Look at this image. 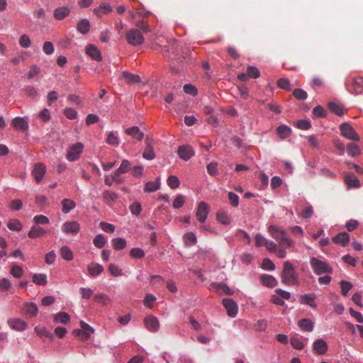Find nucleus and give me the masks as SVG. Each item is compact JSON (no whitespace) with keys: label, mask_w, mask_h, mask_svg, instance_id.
I'll use <instances>...</instances> for the list:
<instances>
[{"label":"nucleus","mask_w":363,"mask_h":363,"mask_svg":"<svg viewBox=\"0 0 363 363\" xmlns=\"http://www.w3.org/2000/svg\"><path fill=\"white\" fill-rule=\"evenodd\" d=\"M281 278V281L286 285L298 283L295 268L289 261L284 262Z\"/></svg>","instance_id":"nucleus-1"},{"label":"nucleus","mask_w":363,"mask_h":363,"mask_svg":"<svg viewBox=\"0 0 363 363\" xmlns=\"http://www.w3.org/2000/svg\"><path fill=\"white\" fill-rule=\"evenodd\" d=\"M310 264L314 273L317 275L324 273L330 274L333 271V268L326 262H323L315 257H312L310 259Z\"/></svg>","instance_id":"nucleus-2"},{"label":"nucleus","mask_w":363,"mask_h":363,"mask_svg":"<svg viewBox=\"0 0 363 363\" xmlns=\"http://www.w3.org/2000/svg\"><path fill=\"white\" fill-rule=\"evenodd\" d=\"M126 40L128 44L133 46H138L144 43L145 38L139 30L132 28L126 33Z\"/></svg>","instance_id":"nucleus-3"},{"label":"nucleus","mask_w":363,"mask_h":363,"mask_svg":"<svg viewBox=\"0 0 363 363\" xmlns=\"http://www.w3.org/2000/svg\"><path fill=\"white\" fill-rule=\"evenodd\" d=\"M340 130L341 135L350 140L359 141V136L354 129V128L349 123H343L340 125Z\"/></svg>","instance_id":"nucleus-4"},{"label":"nucleus","mask_w":363,"mask_h":363,"mask_svg":"<svg viewBox=\"0 0 363 363\" xmlns=\"http://www.w3.org/2000/svg\"><path fill=\"white\" fill-rule=\"evenodd\" d=\"M84 150V145L82 143H77L69 147L66 158L69 162L77 161Z\"/></svg>","instance_id":"nucleus-5"},{"label":"nucleus","mask_w":363,"mask_h":363,"mask_svg":"<svg viewBox=\"0 0 363 363\" xmlns=\"http://www.w3.org/2000/svg\"><path fill=\"white\" fill-rule=\"evenodd\" d=\"M222 303L226 309L227 314L231 318H235L238 312V303L230 298H224Z\"/></svg>","instance_id":"nucleus-6"},{"label":"nucleus","mask_w":363,"mask_h":363,"mask_svg":"<svg viewBox=\"0 0 363 363\" xmlns=\"http://www.w3.org/2000/svg\"><path fill=\"white\" fill-rule=\"evenodd\" d=\"M209 211L210 208L207 203H206L205 201L199 202L196 213L197 220L200 223H205L208 217V214L209 213Z\"/></svg>","instance_id":"nucleus-7"},{"label":"nucleus","mask_w":363,"mask_h":363,"mask_svg":"<svg viewBox=\"0 0 363 363\" xmlns=\"http://www.w3.org/2000/svg\"><path fill=\"white\" fill-rule=\"evenodd\" d=\"M177 154L180 159L188 161L195 155V152L191 145H184L178 147Z\"/></svg>","instance_id":"nucleus-8"},{"label":"nucleus","mask_w":363,"mask_h":363,"mask_svg":"<svg viewBox=\"0 0 363 363\" xmlns=\"http://www.w3.org/2000/svg\"><path fill=\"white\" fill-rule=\"evenodd\" d=\"M80 229V224L75 220L66 221L62 225V230L66 234L77 235Z\"/></svg>","instance_id":"nucleus-9"},{"label":"nucleus","mask_w":363,"mask_h":363,"mask_svg":"<svg viewBox=\"0 0 363 363\" xmlns=\"http://www.w3.org/2000/svg\"><path fill=\"white\" fill-rule=\"evenodd\" d=\"M12 127L20 131H26L29 128L28 120L26 117L17 116L11 121Z\"/></svg>","instance_id":"nucleus-10"},{"label":"nucleus","mask_w":363,"mask_h":363,"mask_svg":"<svg viewBox=\"0 0 363 363\" xmlns=\"http://www.w3.org/2000/svg\"><path fill=\"white\" fill-rule=\"evenodd\" d=\"M144 325L147 330L152 333H156L160 329L158 319L153 315L147 316L144 318Z\"/></svg>","instance_id":"nucleus-11"},{"label":"nucleus","mask_w":363,"mask_h":363,"mask_svg":"<svg viewBox=\"0 0 363 363\" xmlns=\"http://www.w3.org/2000/svg\"><path fill=\"white\" fill-rule=\"evenodd\" d=\"M86 54L89 56L93 60L101 62L102 56L101 51L99 48L93 44H88L86 47Z\"/></svg>","instance_id":"nucleus-12"},{"label":"nucleus","mask_w":363,"mask_h":363,"mask_svg":"<svg viewBox=\"0 0 363 363\" xmlns=\"http://www.w3.org/2000/svg\"><path fill=\"white\" fill-rule=\"evenodd\" d=\"M7 323L10 328L16 331H24L28 327V323L20 318H9Z\"/></svg>","instance_id":"nucleus-13"},{"label":"nucleus","mask_w":363,"mask_h":363,"mask_svg":"<svg viewBox=\"0 0 363 363\" xmlns=\"http://www.w3.org/2000/svg\"><path fill=\"white\" fill-rule=\"evenodd\" d=\"M316 295L315 293L304 294L300 296L299 302L301 304H305L313 308H317L315 303Z\"/></svg>","instance_id":"nucleus-14"},{"label":"nucleus","mask_w":363,"mask_h":363,"mask_svg":"<svg viewBox=\"0 0 363 363\" xmlns=\"http://www.w3.org/2000/svg\"><path fill=\"white\" fill-rule=\"evenodd\" d=\"M313 349L317 354L323 355L327 352L328 346L325 340L320 338L313 342Z\"/></svg>","instance_id":"nucleus-15"},{"label":"nucleus","mask_w":363,"mask_h":363,"mask_svg":"<svg viewBox=\"0 0 363 363\" xmlns=\"http://www.w3.org/2000/svg\"><path fill=\"white\" fill-rule=\"evenodd\" d=\"M182 53V48L179 45V41L176 39H172L170 41V51L168 55V59L172 61L174 58Z\"/></svg>","instance_id":"nucleus-16"},{"label":"nucleus","mask_w":363,"mask_h":363,"mask_svg":"<svg viewBox=\"0 0 363 363\" xmlns=\"http://www.w3.org/2000/svg\"><path fill=\"white\" fill-rule=\"evenodd\" d=\"M46 172V168L42 163H36L32 171V175L33 176L37 183L40 182Z\"/></svg>","instance_id":"nucleus-17"},{"label":"nucleus","mask_w":363,"mask_h":363,"mask_svg":"<svg viewBox=\"0 0 363 363\" xmlns=\"http://www.w3.org/2000/svg\"><path fill=\"white\" fill-rule=\"evenodd\" d=\"M268 232L271 234L272 237L278 241H281V236L287 235L286 230L275 225H271L268 227Z\"/></svg>","instance_id":"nucleus-18"},{"label":"nucleus","mask_w":363,"mask_h":363,"mask_svg":"<svg viewBox=\"0 0 363 363\" xmlns=\"http://www.w3.org/2000/svg\"><path fill=\"white\" fill-rule=\"evenodd\" d=\"M350 240V236L347 232H341L332 238V241L335 244L341 245L343 247L347 246Z\"/></svg>","instance_id":"nucleus-19"},{"label":"nucleus","mask_w":363,"mask_h":363,"mask_svg":"<svg viewBox=\"0 0 363 363\" xmlns=\"http://www.w3.org/2000/svg\"><path fill=\"white\" fill-rule=\"evenodd\" d=\"M352 90H350L351 94L359 95L362 94L363 89V77L359 76L354 77L352 82Z\"/></svg>","instance_id":"nucleus-20"},{"label":"nucleus","mask_w":363,"mask_h":363,"mask_svg":"<svg viewBox=\"0 0 363 363\" xmlns=\"http://www.w3.org/2000/svg\"><path fill=\"white\" fill-rule=\"evenodd\" d=\"M260 283L268 288H274L278 284V281L274 277L270 274H262L259 277Z\"/></svg>","instance_id":"nucleus-21"},{"label":"nucleus","mask_w":363,"mask_h":363,"mask_svg":"<svg viewBox=\"0 0 363 363\" xmlns=\"http://www.w3.org/2000/svg\"><path fill=\"white\" fill-rule=\"evenodd\" d=\"M145 143L146 147L143 153V157L147 160H152L155 158V154L149 137L145 138Z\"/></svg>","instance_id":"nucleus-22"},{"label":"nucleus","mask_w":363,"mask_h":363,"mask_svg":"<svg viewBox=\"0 0 363 363\" xmlns=\"http://www.w3.org/2000/svg\"><path fill=\"white\" fill-rule=\"evenodd\" d=\"M212 287L216 290V292L220 294L224 293L228 296H232L234 294V291L224 282L213 283Z\"/></svg>","instance_id":"nucleus-23"},{"label":"nucleus","mask_w":363,"mask_h":363,"mask_svg":"<svg viewBox=\"0 0 363 363\" xmlns=\"http://www.w3.org/2000/svg\"><path fill=\"white\" fill-rule=\"evenodd\" d=\"M71 12L68 6H60L56 8L53 11V16L57 21L64 20Z\"/></svg>","instance_id":"nucleus-24"},{"label":"nucleus","mask_w":363,"mask_h":363,"mask_svg":"<svg viewBox=\"0 0 363 363\" xmlns=\"http://www.w3.org/2000/svg\"><path fill=\"white\" fill-rule=\"evenodd\" d=\"M87 270L91 277H96L104 272V269L99 263L92 262L88 264Z\"/></svg>","instance_id":"nucleus-25"},{"label":"nucleus","mask_w":363,"mask_h":363,"mask_svg":"<svg viewBox=\"0 0 363 363\" xmlns=\"http://www.w3.org/2000/svg\"><path fill=\"white\" fill-rule=\"evenodd\" d=\"M125 133L139 141H141L144 138L143 132H142L140 128L137 125L126 128L125 130Z\"/></svg>","instance_id":"nucleus-26"},{"label":"nucleus","mask_w":363,"mask_h":363,"mask_svg":"<svg viewBox=\"0 0 363 363\" xmlns=\"http://www.w3.org/2000/svg\"><path fill=\"white\" fill-rule=\"evenodd\" d=\"M46 233L47 231L44 228L39 226L38 225H33L31 227L30 230L28 232V236L31 239H35L41 236H43Z\"/></svg>","instance_id":"nucleus-27"},{"label":"nucleus","mask_w":363,"mask_h":363,"mask_svg":"<svg viewBox=\"0 0 363 363\" xmlns=\"http://www.w3.org/2000/svg\"><path fill=\"white\" fill-rule=\"evenodd\" d=\"M276 131H277L278 136L281 140H284V139L287 138L288 137H289L291 135V133H292L291 128L286 124H282V125H279L277 128Z\"/></svg>","instance_id":"nucleus-28"},{"label":"nucleus","mask_w":363,"mask_h":363,"mask_svg":"<svg viewBox=\"0 0 363 363\" xmlns=\"http://www.w3.org/2000/svg\"><path fill=\"white\" fill-rule=\"evenodd\" d=\"M345 182L349 188H359L360 186V181L353 173L347 174Z\"/></svg>","instance_id":"nucleus-29"},{"label":"nucleus","mask_w":363,"mask_h":363,"mask_svg":"<svg viewBox=\"0 0 363 363\" xmlns=\"http://www.w3.org/2000/svg\"><path fill=\"white\" fill-rule=\"evenodd\" d=\"M90 22L86 18L80 20L76 26L77 31L83 35L87 34L90 30Z\"/></svg>","instance_id":"nucleus-30"},{"label":"nucleus","mask_w":363,"mask_h":363,"mask_svg":"<svg viewBox=\"0 0 363 363\" xmlns=\"http://www.w3.org/2000/svg\"><path fill=\"white\" fill-rule=\"evenodd\" d=\"M183 242L186 247L195 245L197 242V237L194 232H187L183 235Z\"/></svg>","instance_id":"nucleus-31"},{"label":"nucleus","mask_w":363,"mask_h":363,"mask_svg":"<svg viewBox=\"0 0 363 363\" xmlns=\"http://www.w3.org/2000/svg\"><path fill=\"white\" fill-rule=\"evenodd\" d=\"M231 143L242 152H247L250 150V146L243 143V140L238 136L234 135L230 139Z\"/></svg>","instance_id":"nucleus-32"},{"label":"nucleus","mask_w":363,"mask_h":363,"mask_svg":"<svg viewBox=\"0 0 363 363\" xmlns=\"http://www.w3.org/2000/svg\"><path fill=\"white\" fill-rule=\"evenodd\" d=\"M298 325L303 331L311 332L314 329V323L310 318H303L298 322Z\"/></svg>","instance_id":"nucleus-33"},{"label":"nucleus","mask_w":363,"mask_h":363,"mask_svg":"<svg viewBox=\"0 0 363 363\" xmlns=\"http://www.w3.org/2000/svg\"><path fill=\"white\" fill-rule=\"evenodd\" d=\"M216 220L218 223L223 225H228L231 223L232 219L228 216V213L224 211H220L216 213Z\"/></svg>","instance_id":"nucleus-34"},{"label":"nucleus","mask_w":363,"mask_h":363,"mask_svg":"<svg viewBox=\"0 0 363 363\" xmlns=\"http://www.w3.org/2000/svg\"><path fill=\"white\" fill-rule=\"evenodd\" d=\"M160 179L157 177L155 182L149 181L145 183L144 187L145 192H154L156 190L159 189L160 187Z\"/></svg>","instance_id":"nucleus-35"},{"label":"nucleus","mask_w":363,"mask_h":363,"mask_svg":"<svg viewBox=\"0 0 363 363\" xmlns=\"http://www.w3.org/2000/svg\"><path fill=\"white\" fill-rule=\"evenodd\" d=\"M34 330L36 334L41 337H45L50 340H53L54 338L53 334L50 332L45 327L37 325L35 327Z\"/></svg>","instance_id":"nucleus-36"},{"label":"nucleus","mask_w":363,"mask_h":363,"mask_svg":"<svg viewBox=\"0 0 363 363\" xmlns=\"http://www.w3.org/2000/svg\"><path fill=\"white\" fill-rule=\"evenodd\" d=\"M80 327L84 331V339L88 340L91 337V335L94 333L95 329L87 323L84 320H81L79 323Z\"/></svg>","instance_id":"nucleus-37"},{"label":"nucleus","mask_w":363,"mask_h":363,"mask_svg":"<svg viewBox=\"0 0 363 363\" xmlns=\"http://www.w3.org/2000/svg\"><path fill=\"white\" fill-rule=\"evenodd\" d=\"M61 204H62V211L65 214L69 213L76 206L75 202L73 200H71L69 199H64L62 201Z\"/></svg>","instance_id":"nucleus-38"},{"label":"nucleus","mask_w":363,"mask_h":363,"mask_svg":"<svg viewBox=\"0 0 363 363\" xmlns=\"http://www.w3.org/2000/svg\"><path fill=\"white\" fill-rule=\"evenodd\" d=\"M122 75L128 84H136L141 81L140 77L138 74H132L128 71H123Z\"/></svg>","instance_id":"nucleus-39"},{"label":"nucleus","mask_w":363,"mask_h":363,"mask_svg":"<svg viewBox=\"0 0 363 363\" xmlns=\"http://www.w3.org/2000/svg\"><path fill=\"white\" fill-rule=\"evenodd\" d=\"M328 107L333 113L338 116H342L345 113L343 106L337 104L335 102H329L328 104Z\"/></svg>","instance_id":"nucleus-40"},{"label":"nucleus","mask_w":363,"mask_h":363,"mask_svg":"<svg viewBox=\"0 0 363 363\" xmlns=\"http://www.w3.org/2000/svg\"><path fill=\"white\" fill-rule=\"evenodd\" d=\"M25 311L28 315L35 317L38 313V307L35 303L26 302L25 303Z\"/></svg>","instance_id":"nucleus-41"},{"label":"nucleus","mask_w":363,"mask_h":363,"mask_svg":"<svg viewBox=\"0 0 363 363\" xmlns=\"http://www.w3.org/2000/svg\"><path fill=\"white\" fill-rule=\"evenodd\" d=\"M53 320L55 323L67 324L70 321V316L67 312L61 311L54 315Z\"/></svg>","instance_id":"nucleus-42"},{"label":"nucleus","mask_w":363,"mask_h":363,"mask_svg":"<svg viewBox=\"0 0 363 363\" xmlns=\"http://www.w3.org/2000/svg\"><path fill=\"white\" fill-rule=\"evenodd\" d=\"M347 152L349 156L354 157L361 154L359 147L354 143H350L346 146Z\"/></svg>","instance_id":"nucleus-43"},{"label":"nucleus","mask_w":363,"mask_h":363,"mask_svg":"<svg viewBox=\"0 0 363 363\" xmlns=\"http://www.w3.org/2000/svg\"><path fill=\"white\" fill-rule=\"evenodd\" d=\"M112 10V7L110 4L103 3L100 4L99 7L94 9V12L96 16H101L111 13Z\"/></svg>","instance_id":"nucleus-44"},{"label":"nucleus","mask_w":363,"mask_h":363,"mask_svg":"<svg viewBox=\"0 0 363 363\" xmlns=\"http://www.w3.org/2000/svg\"><path fill=\"white\" fill-rule=\"evenodd\" d=\"M112 246L116 250H123L127 245V242L123 238H114L111 240Z\"/></svg>","instance_id":"nucleus-45"},{"label":"nucleus","mask_w":363,"mask_h":363,"mask_svg":"<svg viewBox=\"0 0 363 363\" xmlns=\"http://www.w3.org/2000/svg\"><path fill=\"white\" fill-rule=\"evenodd\" d=\"M33 282L38 286H45L48 284L47 275L43 273L34 274Z\"/></svg>","instance_id":"nucleus-46"},{"label":"nucleus","mask_w":363,"mask_h":363,"mask_svg":"<svg viewBox=\"0 0 363 363\" xmlns=\"http://www.w3.org/2000/svg\"><path fill=\"white\" fill-rule=\"evenodd\" d=\"M61 257L66 261H71L73 259V252L68 246H62L60 249Z\"/></svg>","instance_id":"nucleus-47"},{"label":"nucleus","mask_w":363,"mask_h":363,"mask_svg":"<svg viewBox=\"0 0 363 363\" xmlns=\"http://www.w3.org/2000/svg\"><path fill=\"white\" fill-rule=\"evenodd\" d=\"M116 170V173L125 174L128 172L130 170H131L130 162L126 159L123 160L121 161V165Z\"/></svg>","instance_id":"nucleus-48"},{"label":"nucleus","mask_w":363,"mask_h":363,"mask_svg":"<svg viewBox=\"0 0 363 363\" xmlns=\"http://www.w3.org/2000/svg\"><path fill=\"white\" fill-rule=\"evenodd\" d=\"M106 143L113 146H118L119 145V138L117 132L111 131L107 136Z\"/></svg>","instance_id":"nucleus-49"},{"label":"nucleus","mask_w":363,"mask_h":363,"mask_svg":"<svg viewBox=\"0 0 363 363\" xmlns=\"http://www.w3.org/2000/svg\"><path fill=\"white\" fill-rule=\"evenodd\" d=\"M293 96L298 101H303L308 98L307 92L301 88H296L293 90Z\"/></svg>","instance_id":"nucleus-50"},{"label":"nucleus","mask_w":363,"mask_h":363,"mask_svg":"<svg viewBox=\"0 0 363 363\" xmlns=\"http://www.w3.org/2000/svg\"><path fill=\"white\" fill-rule=\"evenodd\" d=\"M103 198L108 203L115 202L118 198V196L114 191L104 190L103 192Z\"/></svg>","instance_id":"nucleus-51"},{"label":"nucleus","mask_w":363,"mask_h":363,"mask_svg":"<svg viewBox=\"0 0 363 363\" xmlns=\"http://www.w3.org/2000/svg\"><path fill=\"white\" fill-rule=\"evenodd\" d=\"M312 113L314 118H323L327 116L326 111L320 105H318L315 107H314Z\"/></svg>","instance_id":"nucleus-52"},{"label":"nucleus","mask_w":363,"mask_h":363,"mask_svg":"<svg viewBox=\"0 0 363 363\" xmlns=\"http://www.w3.org/2000/svg\"><path fill=\"white\" fill-rule=\"evenodd\" d=\"M341 287V294L344 296L348 295L349 291L352 289V284L348 281L342 280L340 282Z\"/></svg>","instance_id":"nucleus-53"},{"label":"nucleus","mask_w":363,"mask_h":363,"mask_svg":"<svg viewBox=\"0 0 363 363\" xmlns=\"http://www.w3.org/2000/svg\"><path fill=\"white\" fill-rule=\"evenodd\" d=\"M9 230L14 231H21L23 228L22 223L18 219H11L7 224Z\"/></svg>","instance_id":"nucleus-54"},{"label":"nucleus","mask_w":363,"mask_h":363,"mask_svg":"<svg viewBox=\"0 0 363 363\" xmlns=\"http://www.w3.org/2000/svg\"><path fill=\"white\" fill-rule=\"evenodd\" d=\"M167 183L172 189H175L179 186L180 180L177 176L170 175L167 179Z\"/></svg>","instance_id":"nucleus-55"},{"label":"nucleus","mask_w":363,"mask_h":363,"mask_svg":"<svg viewBox=\"0 0 363 363\" xmlns=\"http://www.w3.org/2000/svg\"><path fill=\"white\" fill-rule=\"evenodd\" d=\"M261 268L264 270L274 271L276 266L269 258L265 257L262 260Z\"/></svg>","instance_id":"nucleus-56"},{"label":"nucleus","mask_w":363,"mask_h":363,"mask_svg":"<svg viewBox=\"0 0 363 363\" xmlns=\"http://www.w3.org/2000/svg\"><path fill=\"white\" fill-rule=\"evenodd\" d=\"M106 242V240L102 234L96 235L93 240V243L97 248H102L105 245Z\"/></svg>","instance_id":"nucleus-57"},{"label":"nucleus","mask_w":363,"mask_h":363,"mask_svg":"<svg viewBox=\"0 0 363 363\" xmlns=\"http://www.w3.org/2000/svg\"><path fill=\"white\" fill-rule=\"evenodd\" d=\"M247 72L249 78L257 79L260 77V72L257 67L250 65L247 67Z\"/></svg>","instance_id":"nucleus-58"},{"label":"nucleus","mask_w":363,"mask_h":363,"mask_svg":"<svg viewBox=\"0 0 363 363\" xmlns=\"http://www.w3.org/2000/svg\"><path fill=\"white\" fill-rule=\"evenodd\" d=\"M130 256L135 259H141L145 257V251L140 247H134L130 251Z\"/></svg>","instance_id":"nucleus-59"},{"label":"nucleus","mask_w":363,"mask_h":363,"mask_svg":"<svg viewBox=\"0 0 363 363\" xmlns=\"http://www.w3.org/2000/svg\"><path fill=\"white\" fill-rule=\"evenodd\" d=\"M130 211L134 216H139L142 211L141 203L138 201H134L129 206Z\"/></svg>","instance_id":"nucleus-60"},{"label":"nucleus","mask_w":363,"mask_h":363,"mask_svg":"<svg viewBox=\"0 0 363 363\" xmlns=\"http://www.w3.org/2000/svg\"><path fill=\"white\" fill-rule=\"evenodd\" d=\"M296 126L298 129L307 130L311 128V123L309 120L301 119L296 122Z\"/></svg>","instance_id":"nucleus-61"},{"label":"nucleus","mask_w":363,"mask_h":363,"mask_svg":"<svg viewBox=\"0 0 363 363\" xmlns=\"http://www.w3.org/2000/svg\"><path fill=\"white\" fill-rule=\"evenodd\" d=\"M277 86L286 91H290L291 89L290 81L287 78H281L278 79Z\"/></svg>","instance_id":"nucleus-62"},{"label":"nucleus","mask_w":363,"mask_h":363,"mask_svg":"<svg viewBox=\"0 0 363 363\" xmlns=\"http://www.w3.org/2000/svg\"><path fill=\"white\" fill-rule=\"evenodd\" d=\"M184 91L191 96H195L198 94L197 88L191 84H186L183 86Z\"/></svg>","instance_id":"nucleus-63"},{"label":"nucleus","mask_w":363,"mask_h":363,"mask_svg":"<svg viewBox=\"0 0 363 363\" xmlns=\"http://www.w3.org/2000/svg\"><path fill=\"white\" fill-rule=\"evenodd\" d=\"M40 72V69L36 65H32L30 67L28 72L26 74V78L28 79H32L33 77L37 76Z\"/></svg>","instance_id":"nucleus-64"}]
</instances>
